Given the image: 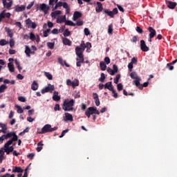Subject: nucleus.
<instances>
[{
	"instance_id": "nucleus-1",
	"label": "nucleus",
	"mask_w": 177,
	"mask_h": 177,
	"mask_svg": "<svg viewBox=\"0 0 177 177\" xmlns=\"http://www.w3.org/2000/svg\"><path fill=\"white\" fill-rule=\"evenodd\" d=\"M12 138L10 139L7 142H6V146H8V145H12L13 142H17L19 137L16 134L15 132L11 131V132H7L4 135L1 136V140H6L9 138Z\"/></svg>"
},
{
	"instance_id": "nucleus-2",
	"label": "nucleus",
	"mask_w": 177,
	"mask_h": 177,
	"mask_svg": "<svg viewBox=\"0 0 177 177\" xmlns=\"http://www.w3.org/2000/svg\"><path fill=\"white\" fill-rule=\"evenodd\" d=\"M74 103H75L74 100H65L62 104L63 110L64 111H73V110H74V108L73 107L74 106Z\"/></svg>"
},
{
	"instance_id": "nucleus-3",
	"label": "nucleus",
	"mask_w": 177,
	"mask_h": 177,
	"mask_svg": "<svg viewBox=\"0 0 177 177\" xmlns=\"http://www.w3.org/2000/svg\"><path fill=\"white\" fill-rule=\"evenodd\" d=\"M130 77L132 80H135L133 81V84L138 88V89H142V86H140V81L142 79H140V77H138V74H136V72L133 71L130 73Z\"/></svg>"
},
{
	"instance_id": "nucleus-4",
	"label": "nucleus",
	"mask_w": 177,
	"mask_h": 177,
	"mask_svg": "<svg viewBox=\"0 0 177 177\" xmlns=\"http://www.w3.org/2000/svg\"><path fill=\"white\" fill-rule=\"evenodd\" d=\"M93 114H97V115L100 114V112L99 110H97V108L95 106L88 107L85 112V115H86L88 118H91V115H93Z\"/></svg>"
},
{
	"instance_id": "nucleus-5",
	"label": "nucleus",
	"mask_w": 177,
	"mask_h": 177,
	"mask_svg": "<svg viewBox=\"0 0 177 177\" xmlns=\"http://www.w3.org/2000/svg\"><path fill=\"white\" fill-rule=\"evenodd\" d=\"M54 131H57V127H55L52 128V125L50 124H46L41 129V131L39 132V135H42L44 133H48V132H53Z\"/></svg>"
},
{
	"instance_id": "nucleus-6",
	"label": "nucleus",
	"mask_w": 177,
	"mask_h": 177,
	"mask_svg": "<svg viewBox=\"0 0 177 177\" xmlns=\"http://www.w3.org/2000/svg\"><path fill=\"white\" fill-rule=\"evenodd\" d=\"M53 91H55V86L48 84V86L45 87L44 88L41 89V93L42 95L50 92V93H52L53 92Z\"/></svg>"
},
{
	"instance_id": "nucleus-7",
	"label": "nucleus",
	"mask_w": 177,
	"mask_h": 177,
	"mask_svg": "<svg viewBox=\"0 0 177 177\" xmlns=\"http://www.w3.org/2000/svg\"><path fill=\"white\" fill-rule=\"evenodd\" d=\"M84 50H82V48H81V47L80 46H76L75 48V54L77 56V57H79V59H82L84 58Z\"/></svg>"
},
{
	"instance_id": "nucleus-8",
	"label": "nucleus",
	"mask_w": 177,
	"mask_h": 177,
	"mask_svg": "<svg viewBox=\"0 0 177 177\" xmlns=\"http://www.w3.org/2000/svg\"><path fill=\"white\" fill-rule=\"evenodd\" d=\"M140 49L142 52H149L150 50V48L147 45H146V41L145 40H140Z\"/></svg>"
},
{
	"instance_id": "nucleus-9",
	"label": "nucleus",
	"mask_w": 177,
	"mask_h": 177,
	"mask_svg": "<svg viewBox=\"0 0 177 177\" xmlns=\"http://www.w3.org/2000/svg\"><path fill=\"white\" fill-rule=\"evenodd\" d=\"M39 10L44 12V15H48V10H49V6H47L45 3L39 5Z\"/></svg>"
},
{
	"instance_id": "nucleus-10",
	"label": "nucleus",
	"mask_w": 177,
	"mask_h": 177,
	"mask_svg": "<svg viewBox=\"0 0 177 177\" xmlns=\"http://www.w3.org/2000/svg\"><path fill=\"white\" fill-rule=\"evenodd\" d=\"M149 33V38H153V37H156L157 32H156V30L153 28L151 26L148 27L147 28Z\"/></svg>"
},
{
	"instance_id": "nucleus-11",
	"label": "nucleus",
	"mask_w": 177,
	"mask_h": 177,
	"mask_svg": "<svg viewBox=\"0 0 177 177\" xmlns=\"http://www.w3.org/2000/svg\"><path fill=\"white\" fill-rule=\"evenodd\" d=\"M166 5L167 6V8L169 9H174V8H176V2H173L171 1H166Z\"/></svg>"
},
{
	"instance_id": "nucleus-12",
	"label": "nucleus",
	"mask_w": 177,
	"mask_h": 177,
	"mask_svg": "<svg viewBox=\"0 0 177 177\" xmlns=\"http://www.w3.org/2000/svg\"><path fill=\"white\" fill-rule=\"evenodd\" d=\"M6 10H3L1 12V19L2 20V19H5L6 17H7V19H10V16L11 14L10 12H6Z\"/></svg>"
},
{
	"instance_id": "nucleus-13",
	"label": "nucleus",
	"mask_w": 177,
	"mask_h": 177,
	"mask_svg": "<svg viewBox=\"0 0 177 177\" xmlns=\"http://www.w3.org/2000/svg\"><path fill=\"white\" fill-rule=\"evenodd\" d=\"M80 17H82V13L78 11H75L73 13V21H76V20H78Z\"/></svg>"
},
{
	"instance_id": "nucleus-14",
	"label": "nucleus",
	"mask_w": 177,
	"mask_h": 177,
	"mask_svg": "<svg viewBox=\"0 0 177 177\" xmlns=\"http://www.w3.org/2000/svg\"><path fill=\"white\" fill-rule=\"evenodd\" d=\"M12 172L13 174H23L24 170L20 167H13Z\"/></svg>"
},
{
	"instance_id": "nucleus-15",
	"label": "nucleus",
	"mask_w": 177,
	"mask_h": 177,
	"mask_svg": "<svg viewBox=\"0 0 177 177\" xmlns=\"http://www.w3.org/2000/svg\"><path fill=\"white\" fill-rule=\"evenodd\" d=\"M103 10V5L101 2H97V7L95 8V12L97 13H100Z\"/></svg>"
},
{
	"instance_id": "nucleus-16",
	"label": "nucleus",
	"mask_w": 177,
	"mask_h": 177,
	"mask_svg": "<svg viewBox=\"0 0 177 177\" xmlns=\"http://www.w3.org/2000/svg\"><path fill=\"white\" fill-rule=\"evenodd\" d=\"M2 2L4 8H6V9H8V10H10V8H12V6L13 5V1H12L8 3L7 1H2Z\"/></svg>"
},
{
	"instance_id": "nucleus-17",
	"label": "nucleus",
	"mask_w": 177,
	"mask_h": 177,
	"mask_svg": "<svg viewBox=\"0 0 177 177\" xmlns=\"http://www.w3.org/2000/svg\"><path fill=\"white\" fill-rule=\"evenodd\" d=\"M15 12H24V10H26V6L24 5H21V6H19L17 5L15 6Z\"/></svg>"
},
{
	"instance_id": "nucleus-18",
	"label": "nucleus",
	"mask_w": 177,
	"mask_h": 177,
	"mask_svg": "<svg viewBox=\"0 0 177 177\" xmlns=\"http://www.w3.org/2000/svg\"><path fill=\"white\" fill-rule=\"evenodd\" d=\"M39 87V85L38 84L37 81L34 80L31 85V90L32 91H37Z\"/></svg>"
},
{
	"instance_id": "nucleus-19",
	"label": "nucleus",
	"mask_w": 177,
	"mask_h": 177,
	"mask_svg": "<svg viewBox=\"0 0 177 177\" xmlns=\"http://www.w3.org/2000/svg\"><path fill=\"white\" fill-rule=\"evenodd\" d=\"M53 100H54L55 102H59V100H60V96H59V92L57 91L53 92Z\"/></svg>"
},
{
	"instance_id": "nucleus-20",
	"label": "nucleus",
	"mask_w": 177,
	"mask_h": 177,
	"mask_svg": "<svg viewBox=\"0 0 177 177\" xmlns=\"http://www.w3.org/2000/svg\"><path fill=\"white\" fill-rule=\"evenodd\" d=\"M104 88L109 89V91L113 90L114 88L113 87V84H112L111 82H109L106 83L104 85Z\"/></svg>"
},
{
	"instance_id": "nucleus-21",
	"label": "nucleus",
	"mask_w": 177,
	"mask_h": 177,
	"mask_svg": "<svg viewBox=\"0 0 177 177\" xmlns=\"http://www.w3.org/2000/svg\"><path fill=\"white\" fill-rule=\"evenodd\" d=\"M1 132H2L3 133H7L8 132V126H6V124H1Z\"/></svg>"
},
{
	"instance_id": "nucleus-22",
	"label": "nucleus",
	"mask_w": 177,
	"mask_h": 177,
	"mask_svg": "<svg viewBox=\"0 0 177 177\" xmlns=\"http://www.w3.org/2000/svg\"><path fill=\"white\" fill-rule=\"evenodd\" d=\"M59 15H62L61 10H56V11L51 12L50 16H51V17H53L54 19H55V17H57V16H59Z\"/></svg>"
},
{
	"instance_id": "nucleus-23",
	"label": "nucleus",
	"mask_w": 177,
	"mask_h": 177,
	"mask_svg": "<svg viewBox=\"0 0 177 177\" xmlns=\"http://www.w3.org/2000/svg\"><path fill=\"white\" fill-rule=\"evenodd\" d=\"M62 42L64 45H68V46H71V41L67 38H62Z\"/></svg>"
},
{
	"instance_id": "nucleus-24",
	"label": "nucleus",
	"mask_w": 177,
	"mask_h": 177,
	"mask_svg": "<svg viewBox=\"0 0 177 177\" xmlns=\"http://www.w3.org/2000/svg\"><path fill=\"white\" fill-rule=\"evenodd\" d=\"M25 53L28 57H31V49L28 46H26Z\"/></svg>"
},
{
	"instance_id": "nucleus-25",
	"label": "nucleus",
	"mask_w": 177,
	"mask_h": 177,
	"mask_svg": "<svg viewBox=\"0 0 177 177\" xmlns=\"http://www.w3.org/2000/svg\"><path fill=\"white\" fill-rule=\"evenodd\" d=\"M100 67L102 71H106V69L107 68V66L104 62H100Z\"/></svg>"
},
{
	"instance_id": "nucleus-26",
	"label": "nucleus",
	"mask_w": 177,
	"mask_h": 177,
	"mask_svg": "<svg viewBox=\"0 0 177 177\" xmlns=\"http://www.w3.org/2000/svg\"><path fill=\"white\" fill-rule=\"evenodd\" d=\"M8 68L9 69V71H10V73H15V65H13L12 62H9L8 64Z\"/></svg>"
},
{
	"instance_id": "nucleus-27",
	"label": "nucleus",
	"mask_w": 177,
	"mask_h": 177,
	"mask_svg": "<svg viewBox=\"0 0 177 177\" xmlns=\"http://www.w3.org/2000/svg\"><path fill=\"white\" fill-rule=\"evenodd\" d=\"M8 146H10V145H6V143L4 145V149H3V151L4 153H6V154L9 155L10 154L11 151L9 149Z\"/></svg>"
},
{
	"instance_id": "nucleus-28",
	"label": "nucleus",
	"mask_w": 177,
	"mask_h": 177,
	"mask_svg": "<svg viewBox=\"0 0 177 177\" xmlns=\"http://www.w3.org/2000/svg\"><path fill=\"white\" fill-rule=\"evenodd\" d=\"M76 62L77 67H81V64L84 63V58H76Z\"/></svg>"
},
{
	"instance_id": "nucleus-29",
	"label": "nucleus",
	"mask_w": 177,
	"mask_h": 177,
	"mask_svg": "<svg viewBox=\"0 0 177 177\" xmlns=\"http://www.w3.org/2000/svg\"><path fill=\"white\" fill-rule=\"evenodd\" d=\"M65 22H66V15L61 16L59 18L57 19V23L62 24Z\"/></svg>"
},
{
	"instance_id": "nucleus-30",
	"label": "nucleus",
	"mask_w": 177,
	"mask_h": 177,
	"mask_svg": "<svg viewBox=\"0 0 177 177\" xmlns=\"http://www.w3.org/2000/svg\"><path fill=\"white\" fill-rule=\"evenodd\" d=\"M64 4V2L59 1L58 3H56L55 7L53 8V10H56L57 8H62L63 5Z\"/></svg>"
},
{
	"instance_id": "nucleus-31",
	"label": "nucleus",
	"mask_w": 177,
	"mask_h": 177,
	"mask_svg": "<svg viewBox=\"0 0 177 177\" xmlns=\"http://www.w3.org/2000/svg\"><path fill=\"white\" fill-rule=\"evenodd\" d=\"M63 8L66 9V15H68V13H70V8H68V4L66 2H64Z\"/></svg>"
},
{
	"instance_id": "nucleus-32",
	"label": "nucleus",
	"mask_w": 177,
	"mask_h": 177,
	"mask_svg": "<svg viewBox=\"0 0 177 177\" xmlns=\"http://www.w3.org/2000/svg\"><path fill=\"white\" fill-rule=\"evenodd\" d=\"M66 121H73V115L65 113Z\"/></svg>"
},
{
	"instance_id": "nucleus-33",
	"label": "nucleus",
	"mask_w": 177,
	"mask_h": 177,
	"mask_svg": "<svg viewBox=\"0 0 177 177\" xmlns=\"http://www.w3.org/2000/svg\"><path fill=\"white\" fill-rule=\"evenodd\" d=\"M44 75L46 77V78H48V80H53V76L49 72H45Z\"/></svg>"
},
{
	"instance_id": "nucleus-34",
	"label": "nucleus",
	"mask_w": 177,
	"mask_h": 177,
	"mask_svg": "<svg viewBox=\"0 0 177 177\" xmlns=\"http://www.w3.org/2000/svg\"><path fill=\"white\" fill-rule=\"evenodd\" d=\"M104 12L106 15H108V16H109L110 17H112V18L114 17L113 11H109V10L106 9V10H104Z\"/></svg>"
},
{
	"instance_id": "nucleus-35",
	"label": "nucleus",
	"mask_w": 177,
	"mask_h": 177,
	"mask_svg": "<svg viewBox=\"0 0 177 177\" xmlns=\"http://www.w3.org/2000/svg\"><path fill=\"white\" fill-rule=\"evenodd\" d=\"M15 65L17 66L19 71L21 72V70H23V68L21 66H20V62H19V61H17V59H15Z\"/></svg>"
},
{
	"instance_id": "nucleus-36",
	"label": "nucleus",
	"mask_w": 177,
	"mask_h": 177,
	"mask_svg": "<svg viewBox=\"0 0 177 177\" xmlns=\"http://www.w3.org/2000/svg\"><path fill=\"white\" fill-rule=\"evenodd\" d=\"M71 35V32H70L68 29H65L63 33L64 37H70Z\"/></svg>"
},
{
	"instance_id": "nucleus-37",
	"label": "nucleus",
	"mask_w": 177,
	"mask_h": 177,
	"mask_svg": "<svg viewBox=\"0 0 177 177\" xmlns=\"http://www.w3.org/2000/svg\"><path fill=\"white\" fill-rule=\"evenodd\" d=\"M6 32H8V37H10V38H13V33L12 32V30H10V29L6 28Z\"/></svg>"
},
{
	"instance_id": "nucleus-38",
	"label": "nucleus",
	"mask_w": 177,
	"mask_h": 177,
	"mask_svg": "<svg viewBox=\"0 0 177 177\" xmlns=\"http://www.w3.org/2000/svg\"><path fill=\"white\" fill-rule=\"evenodd\" d=\"M65 24L66 26H71L73 27H75V24H74V22L71 21H65Z\"/></svg>"
},
{
	"instance_id": "nucleus-39",
	"label": "nucleus",
	"mask_w": 177,
	"mask_h": 177,
	"mask_svg": "<svg viewBox=\"0 0 177 177\" xmlns=\"http://www.w3.org/2000/svg\"><path fill=\"white\" fill-rule=\"evenodd\" d=\"M120 78H121V75L118 74L115 76V78L113 79L114 84H118V81H120Z\"/></svg>"
},
{
	"instance_id": "nucleus-40",
	"label": "nucleus",
	"mask_w": 177,
	"mask_h": 177,
	"mask_svg": "<svg viewBox=\"0 0 177 177\" xmlns=\"http://www.w3.org/2000/svg\"><path fill=\"white\" fill-rule=\"evenodd\" d=\"M29 39H31V41H35L36 39L35 35L32 32L29 33Z\"/></svg>"
},
{
	"instance_id": "nucleus-41",
	"label": "nucleus",
	"mask_w": 177,
	"mask_h": 177,
	"mask_svg": "<svg viewBox=\"0 0 177 177\" xmlns=\"http://www.w3.org/2000/svg\"><path fill=\"white\" fill-rule=\"evenodd\" d=\"M106 71L109 73V74H110V75H114V74H115L114 71L110 67L107 68Z\"/></svg>"
},
{
	"instance_id": "nucleus-42",
	"label": "nucleus",
	"mask_w": 177,
	"mask_h": 177,
	"mask_svg": "<svg viewBox=\"0 0 177 177\" xmlns=\"http://www.w3.org/2000/svg\"><path fill=\"white\" fill-rule=\"evenodd\" d=\"M47 46H48V48H49V49H54V48H55V43L48 42L47 43Z\"/></svg>"
},
{
	"instance_id": "nucleus-43",
	"label": "nucleus",
	"mask_w": 177,
	"mask_h": 177,
	"mask_svg": "<svg viewBox=\"0 0 177 177\" xmlns=\"http://www.w3.org/2000/svg\"><path fill=\"white\" fill-rule=\"evenodd\" d=\"M80 48L82 49V50H85V49L86 48V44H85V41H81Z\"/></svg>"
},
{
	"instance_id": "nucleus-44",
	"label": "nucleus",
	"mask_w": 177,
	"mask_h": 177,
	"mask_svg": "<svg viewBox=\"0 0 177 177\" xmlns=\"http://www.w3.org/2000/svg\"><path fill=\"white\" fill-rule=\"evenodd\" d=\"M104 80H106V75L102 73H101V77L99 79V81H100V82H104Z\"/></svg>"
},
{
	"instance_id": "nucleus-45",
	"label": "nucleus",
	"mask_w": 177,
	"mask_h": 177,
	"mask_svg": "<svg viewBox=\"0 0 177 177\" xmlns=\"http://www.w3.org/2000/svg\"><path fill=\"white\" fill-rule=\"evenodd\" d=\"M108 33L113 34V24H111L108 27Z\"/></svg>"
},
{
	"instance_id": "nucleus-46",
	"label": "nucleus",
	"mask_w": 177,
	"mask_h": 177,
	"mask_svg": "<svg viewBox=\"0 0 177 177\" xmlns=\"http://www.w3.org/2000/svg\"><path fill=\"white\" fill-rule=\"evenodd\" d=\"M123 88H124V86H123L122 84H121V83H119V84L117 85V88H118V91L119 92H121V91H122Z\"/></svg>"
},
{
	"instance_id": "nucleus-47",
	"label": "nucleus",
	"mask_w": 177,
	"mask_h": 177,
	"mask_svg": "<svg viewBox=\"0 0 177 177\" xmlns=\"http://www.w3.org/2000/svg\"><path fill=\"white\" fill-rule=\"evenodd\" d=\"M55 111H60L62 110V108H60V105L59 104H56L54 106Z\"/></svg>"
},
{
	"instance_id": "nucleus-48",
	"label": "nucleus",
	"mask_w": 177,
	"mask_h": 177,
	"mask_svg": "<svg viewBox=\"0 0 177 177\" xmlns=\"http://www.w3.org/2000/svg\"><path fill=\"white\" fill-rule=\"evenodd\" d=\"M78 85H80V81H78V80H76V82H72L73 88H75V86H78Z\"/></svg>"
},
{
	"instance_id": "nucleus-49",
	"label": "nucleus",
	"mask_w": 177,
	"mask_h": 177,
	"mask_svg": "<svg viewBox=\"0 0 177 177\" xmlns=\"http://www.w3.org/2000/svg\"><path fill=\"white\" fill-rule=\"evenodd\" d=\"M5 89H8V86L6 84H2L1 86V93H3L5 92Z\"/></svg>"
},
{
	"instance_id": "nucleus-50",
	"label": "nucleus",
	"mask_w": 177,
	"mask_h": 177,
	"mask_svg": "<svg viewBox=\"0 0 177 177\" xmlns=\"http://www.w3.org/2000/svg\"><path fill=\"white\" fill-rule=\"evenodd\" d=\"M136 31H137L138 34H143V29H142L140 26H137L136 28Z\"/></svg>"
},
{
	"instance_id": "nucleus-51",
	"label": "nucleus",
	"mask_w": 177,
	"mask_h": 177,
	"mask_svg": "<svg viewBox=\"0 0 177 177\" xmlns=\"http://www.w3.org/2000/svg\"><path fill=\"white\" fill-rule=\"evenodd\" d=\"M140 86H142V88H139L140 91H142L143 89V88H147V86H149V82H145L143 84H140Z\"/></svg>"
},
{
	"instance_id": "nucleus-52",
	"label": "nucleus",
	"mask_w": 177,
	"mask_h": 177,
	"mask_svg": "<svg viewBox=\"0 0 177 177\" xmlns=\"http://www.w3.org/2000/svg\"><path fill=\"white\" fill-rule=\"evenodd\" d=\"M26 26H28V28H30V26H31V24L32 23V21H31V19L28 18L26 21Z\"/></svg>"
},
{
	"instance_id": "nucleus-53",
	"label": "nucleus",
	"mask_w": 177,
	"mask_h": 177,
	"mask_svg": "<svg viewBox=\"0 0 177 177\" xmlns=\"http://www.w3.org/2000/svg\"><path fill=\"white\" fill-rule=\"evenodd\" d=\"M112 91V93H113V97H115V99H117L118 97V93H117V92H115V91L114 90V88L111 91Z\"/></svg>"
},
{
	"instance_id": "nucleus-54",
	"label": "nucleus",
	"mask_w": 177,
	"mask_h": 177,
	"mask_svg": "<svg viewBox=\"0 0 177 177\" xmlns=\"http://www.w3.org/2000/svg\"><path fill=\"white\" fill-rule=\"evenodd\" d=\"M18 100L19 102H21L22 103L26 102V97H23V96H19L18 97Z\"/></svg>"
},
{
	"instance_id": "nucleus-55",
	"label": "nucleus",
	"mask_w": 177,
	"mask_h": 177,
	"mask_svg": "<svg viewBox=\"0 0 177 177\" xmlns=\"http://www.w3.org/2000/svg\"><path fill=\"white\" fill-rule=\"evenodd\" d=\"M67 132H68V129H66L62 131L61 135L59 136V138H63V136H64L66 135V133H67Z\"/></svg>"
},
{
	"instance_id": "nucleus-56",
	"label": "nucleus",
	"mask_w": 177,
	"mask_h": 177,
	"mask_svg": "<svg viewBox=\"0 0 177 177\" xmlns=\"http://www.w3.org/2000/svg\"><path fill=\"white\" fill-rule=\"evenodd\" d=\"M112 70H113L115 73H118V66L117 65H115V64H113Z\"/></svg>"
},
{
	"instance_id": "nucleus-57",
	"label": "nucleus",
	"mask_w": 177,
	"mask_h": 177,
	"mask_svg": "<svg viewBox=\"0 0 177 177\" xmlns=\"http://www.w3.org/2000/svg\"><path fill=\"white\" fill-rule=\"evenodd\" d=\"M8 41L5 40V39H1V46H3L5 45H8Z\"/></svg>"
},
{
	"instance_id": "nucleus-58",
	"label": "nucleus",
	"mask_w": 177,
	"mask_h": 177,
	"mask_svg": "<svg viewBox=\"0 0 177 177\" xmlns=\"http://www.w3.org/2000/svg\"><path fill=\"white\" fill-rule=\"evenodd\" d=\"M10 48H13V46H15V39H10Z\"/></svg>"
},
{
	"instance_id": "nucleus-59",
	"label": "nucleus",
	"mask_w": 177,
	"mask_h": 177,
	"mask_svg": "<svg viewBox=\"0 0 177 177\" xmlns=\"http://www.w3.org/2000/svg\"><path fill=\"white\" fill-rule=\"evenodd\" d=\"M128 68H129V71H132V68H133V64L130 62L128 64Z\"/></svg>"
},
{
	"instance_id": "nucleus-60",
	"label": "nucleus",
	"mask_w": 177,
	"mask_h": 177,
	"mask_svg": "<svg viewBox=\"0 0 177 177\" xmlns=\"http://www.w3.org/2000/svg\"><path fill=\"white\" fill-rule=\"evenodd\" d=\"M131 41L133 43L138 42V36H133L131 39Z\"/></svg>"
},
{
	"instance_id": "nucleus-61",
	"label": "nucleus",
	"mask_w": 177,
	"mask_h": 177,
	"mask_svg": "<svg viewBox=\"0 0 177 177\" xmlns=\"http://www.w3.org/2000/svg\"><path fill=\"white\" fill-rule=\"evenodd\" d=\"M35 156V153H29L27 156V158H30V160H32V158H34V156Z\"/></svg>"
},
{
	"instance_id": "nucleus-62",
	"label": "nucleus",
	"mask_w": 177,
	"mask_h": 177,
	"mask_svg": "<svg viewBox=\"0 0 177 177\" xmlns=\"http://www.w3.org/2000/svg\"><path fill=\"white\" fill-rule=\"evenodd\" d=\"M84 34L86 35H90L91 32L89 31V29L88 28H84Z\"/></svg>"
},
{
	"instance_id": "nucleus-63",
	"label": "nucleus",
	"mask_w": 177,
	"mask_h": 177,
	"mask_svg": "<svg viewBox=\"0 0 177 177\" xmlns=\"http://www.w3.org/2000/svg\"><path fill=\"white\" fill-rule=\"evenodd\" d=\"M104 60L106 64H110V58L109 57H106Z\"/></svg>"
},
{
	"instance_id": "nucleus-64",
	"label": "nucleus",
	"mask_w": 177,
	"mask_h": 177,
	"mask_svg": "<svg viewBox=\"0 0 177 177\" xmlns=\"http://www.w3.org/2000/svg\"><path fill=\"white\" fill-rule=\"evenodd\" d=\"M1 177H15V174L10 175V174H6L1 176Z\"/></svg>"
}]
</instances>
